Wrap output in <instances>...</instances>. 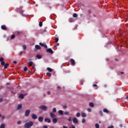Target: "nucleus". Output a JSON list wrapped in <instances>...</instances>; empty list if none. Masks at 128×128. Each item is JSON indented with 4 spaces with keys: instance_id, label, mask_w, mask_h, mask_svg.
<instances>
[{
    "instance_id": "nucleus-34",
    "label": "nucleus",
    "mask_w": 128,
    "mask_h": 128,
    "mask_svg": "<svg viewBox=\"0 0 128 128\" xmlns=\"http://www.w3.org/2000/svg\"><path fill=\"white\" fill-rule=\"evenodd\" d=\"M76 116L77 118H80V112L77 113Z\"/></svg>"
},
{
    "instance_id": "nucleus-19",
    "label": "nucleus",
    "mask_w": 128,
    "mask_h": 128,
    "mask_svg": "<svg viewBox=\"0 0 128 128\" xmlns=\"http://www.w3.org/2000/svg\"><path fill=\"white\" fill-rule=\"evenodd\" d=\"M68 22H74V20L73 18H70L68 19Z\"/></svg>"
},
{
    "instance_id": "nucleus-13",
    "label": "nucleus",
    "mask_w": 128,
    "mask_h": 128,
    "mask_svg": "<svg viewBox=\"0 0 128 128\" xmlns=\"http://www.w3.org/2000/svg\"><path fill=\"white\" fill-rule=\"evenodd\" d=\"M52 122L53 124H56L58 122V119L56 118H53Z\"/></svg>"
},
{
    "instance_id": "nucleus-18",
    "label": "nucleus",
    "mask_w": 128,
    "mask_h": 128,
    "mask_svg": "<svg viewBox=\"0 0 128 128\" xmlns=\"http://www.w3.org/2000/svg\"><path fill=\"white\" fill-rule=\"evenodd\" d=\"M22 104H19L17 107V110H20V108H22Z\"/></svg>"
},
{
    "instance_id": "nucleus-1",
    "label": "nucleus",
    "mask_w": 128,
    "mask_h": 128,
    "mask_svg": "<svg viewBox=\"0 0 128 128\" xmlns=\"http://www.w3.org/2000/svg\"><path fill=\"white\" fill-rule=\"evenodd\" d=\"M4 60V58H2L0 59V62H1V65L2 66H4V68L6 69L8 68L10 64H6Z\"/></svg>"
},
{
    "instance_id": "nucleus-60",
    "label": "nucleus",
    "mask_w": 128,
    "mask_h": 128,
    "mask_svg": "<svg viewBox=\"0 0 128 128\" xmlns=\"http://www.w3.org/2000/svg\"><path fill=\"white\" fill-rule=\"evenodd\" d=\"M28 60H32V59H28Z\"/></svg>"
},
{
    "instance_id": "nucleus-59",
    "label": "nucleus",
    "mask_w": 128,
    "mask_h": 128,
    "mask_svg": "<svg viewBox=\"0 0 128 128\" xmlns=\"http://www.w3.org/2000/svg\"><path fill=\"white\" fill-rule=\"evenodd\" d=\"M126 98V100H128V96H127Z\"/></svg>"
},
{
    "instance_id": "nucleus-63",
    "label": "nucleus",
    "mask_w": 128,
    "mask_h": 128,
    "mask_svg": "<svg viewBox=\"0 0 128 128\" xmlns=\"http://www.w3.org/2000/svg\"><path fill=\"white\" fill-rule=\"evenodd\" d=\"M8 84H8H8H7V85H8Z\"/></svg>"
},
{
    "instance_id": "nucleus-57",
    "label": "nucleus",
    "mask_w": 128,
    "mask_h": 128,
    "mask_svg": "<svg viewBox=\"0 0 128 128\" xmlns=\"http://www.w3.org/2000/svg\"><path fill=\"white\" fill-rule=\"evenodd\" d=\"M56 46H60V44L58 43V44H56Z\"/></svg>"
},
{
    "instance_id": "nucleus-62",
    "label": "nucleus",
    "mask_w": 128,
    "mask_h": 128,
    "mask_svg": "<svg viewBox=\"0 0 128 128\" xmlns=\"http://www.w3.org/2000/svg\"><path fill=\"white\" fill-rule=\"evenodd\" d=\"M0 116H2V114H0Z\"/></svg>"
},
{
    "instance_id": "nucleus-49",
    "label": "nucleus",
    "mask_w": 128,
    "mask_h": 128,
    "mask_svg": "<svg viewBox=\"0 0 128 128\" xmlns=\"http://www.w3.org/2000/svg\"><path fill=\"white\" fill-rule=\"evenodd\" d=\"M63 128H68V126H63Z\"/></svg>"
},
{
    "instance_id": "nucleus-41",
    "label": "nucleus",
    "mask_w": 128,
    "mask_h": 128,
    "mask_svg": "<svg viewBox=\"0 0 128 128\" xmlns=\"http://www.w3.org/2000/svg\"><path fill=\"white\" fill-rule=\"evenodd\" d=\"M55 40L56 42H58V37L56 38Z\"/></svg>"
},
{
    "instance_id": "nucleus-55",
    "label": "nucleus",
    "mask_w": 128,
    "mask_h": 128,
    "mask_svg": "<svg viewBox=\"0 0 128 128\" xmlns=\"http://www.w3.org/2000/svg\"><path fill=\"white\" fill-rule=\"evenodd\" d=\"M48 94H50V92H48Z\"/></svg>"
},
{
    "instance_id": "nucleus-61",
    "label": "nucleus",
    "mask_w": 128,
    "mask_h": 128,
    "mask_svg": "<svg viewBox=\"0 0 128 128\" xmlns=\"http://www.w3.org/2000/svg\"><path fill=\"white\" fill-rule=\"evenodd\" d=\"M24 52V54H26V52Z\"/></svg>"
},
{
    "instance_id": "nucleus-43",
    "label": "nucleus",
    "mask_w": 128,
    "mask_h": 128,
    "mask_svg": "<svg viewBox=\"0 0 128 128\" xmlns=\"http://www.w3.org/2000/svg\"><path fill=\"white\" fill-rule=\"evenodd\" d=\"M22 54H24L23 52H20L19 53V56H22Z\"/></svg>"
},
{
    "instance_id": "nucleus-17",
    "label": "nucleus",
    "mask_w": 128,
    "mask_h": 128,
    "mask_svg": "<svg viewBox=\"0 0 128 128\" xmlns=\"http://www.w3.org/2000/svg\"><path fill=\"white\" fill-rule=\"evenodd\" d=\"M38 121L40 122H44V118L42 117H40L38 118Z\"/></svg>"
},
{
    "instance_id": "nucleus-7",
    "label": "nucleus",
    "mask_w": 128,
    "mask_h": 128,
    "mask_svg": "<svg viewBox=\"0 0 128 128\" xmlns=\"http://www.w3.org/2000/svg\"><path fill=\"white\" fill-rule=\"evenodd\" d=\"M50 116L52 118H54L56 116L53 112H50Z\"/></svg>"
},
{
    "instance_id": "nucleus-22",
    "label": "nucleus",
    "mask_w": 128,
    "mask_h": 128,
    "mask_svg": "<svg viewBox=\"0 0 128 128\" xmlns=\"http://www.w3.org/2000/svg\"><path fill=\"white\" fill-rule=\"evenodd\" d=\"M103 112H106V114H108V109L106 108H104L103 110Z\"/></svg>"
},
{
    "instance_id": "nucleus-42",
    "label": "nucleus",
    "mask_w": 128,
    "mask_h": 128,
    "mask_svg": "<svg viewBox=\"0 0 128 128\" xmlns=\"http://www.w3.org/2000/svg\"><path fill=\"white\" fill-rule=\"evenodd\" d=\"M20 34H22V32H16L17 36H20Z\"/></svg>"
},
{
    "instance_id": "nucleus-40",
    "label": "nucleus",
    "mask_w": 128,
    "mask_h": 128,
    "mask_svg": "<svg viewBox=\"0 0 128 128\" xmlns=\"http://www.w3.org/2000/svg\"><path fill=\"white\" fill-rule=\"evenodd\" d=\"M82 122L84 124V122H86V119L83 118L82 120Z\"/></svg>"
},
{
    "instance_id": "nucleus-25",
    "label": "nucleus",
    "mask_w": 128,
    "mask_h": 128,
    "mask_svg": "<svg viewBox=\"0 0 128 128\" xmlns=\"http://www.w3.org/2000/svg\"><path fill=\"white\" fill-rule=\"evenodd\" d=\"M33 64H34V62L30 61L28 62V65L29 66H32Z\"/></svg>"
},
{
    "instance_id": "nucleus-48",
    "label": "nucleus",
    "mask_w": 128,
    "mask_h": 128,
    "mask_svg": "<svg viewBox=\"0 0 128 128\" xmlns=\"http://www.w3.org/2000/svg\"><path fill=\"white\" fill-rule=\"evenodd\" d=\"M32 69L34 70H36V67H34V66H32Z\"/></svg>"
},
{
    "instance_id": "nucleus-39",
    "label": "nucleus",
    "mask_w": 128,
    "mask_h": 128,
    "mask_svg": "<svg viewBox=\"0 0 128 128\" xmlns=\"http://www.w3.org/2000/svg\"><path fill=\"white\" fill-rule=\"evenodd\" d=\"M18 124H22V121L19 120L17 122Z\"/></svg>"
},
{
    "instance_id": "nucleus-11",
    "label": "nucleus",
    "mask_w": 128,
    "mask_h": 128,
    "mask_svg": "<svg viewBox=\"0 0 128 128\" xmlns=\"http://www.w3.org/2000/svg\"><path fill=\"white\" fill-rule=\"evenodd\" d=\"M70 62H71L72 66H74V64H76V61L74 60L71 58Z\"/></svg>"
},
{
    "instance_id": "nucleus-2",
    "label": "nucleus",
    "mask_w": 128,
    "mask_h": 128,
    "mask_svg": "<svg viewBox=\"0 0 128 128\" xmlns=\"http://www.w3.org/2000/svg\"><path fill=\"white\" fill-rule=\"evenodd\" d=\"M34 126V122H26L24 125V128H30L32 126Z\"/></svg>"
},
{
    "instance_id": "nucleus-56",
    "label": "nucleus",
    "mask_w": 128,
    "mask_h": 128,
    "mask_svg": "<svg viewBox=\"0 0 128 128\" xmlns=\"http://www.w3.org/2000/svg\"><path fill=\"white\" fill-rule=\"evenodd\" d=\"M124 74V72H121V74Z\"/></svg>"
},
{
    "instance_id": "nucleus-53",
    "label": "nucleus",
    "mask_w": 128,
    "mask_h": 128,
    "mask_svg": "<svg viewBox=\"0 0 128 128\" xmlns=\"http://www.w3.org/2000/svg\"><path fill=\"white\" fill-rule=\"evenodd\" d=\"M14 64H18V62L16 61H14Z\"/></svg>"
},
{
    "instance_id": "nucleus-28",
    "label": "nucleus",
    "mask_w": 128,
    "mask_h": 128,
    "mask_svg": "<svg viewBox=\"0 0 128 128\" xmlns=\"http://www.w3.org/2000/svg\"><path fill=\"white\" fill-rule=\"evenodd\" d=\"M96 128H100V124H95Z\"/></svg>"
},
{
    "instance_id": "nucleus-50",
    "label": "nucleus",
    "mask_w": 128,
    "mask_h": 128,
    "mask_svg": "<svg viewBox=\"0 0 128 128\" xmlns=\"http://www.w3.org/2000/svg\"><path fill=\"white\" fill-rule=\"evenodd\" d=\"M92 86H98V85H96V84H94L93 85H92Z\"/></svg>"
},
{
    "instance_id": "nucleus-45",
    "label": "nucleus",
    "mask_w": 128,
    "mask_h": 128,
    "mask_svg": "<svg viewBox=\"0 0 128 128\" xmlns=\"http://www.w3.org/2000/svg\"><path fill=\"white\" fill-rule=\"evenodd\" d=\"M63 108H64V110H66V108H68V106H66L64 105L63 106Z\"/></svg>"
},
{
    "instance_id": "nucleus-54",
    "label": "nucleus",
    "mask_w": 128,
    "mask_h": 128,
    "mask_svg": "<svg viewBox=\"0 0 128 128\" xmlns=\"http://www.w3.org/2000/svg\"><path fill=\"white\" fill-rule=\"evenodd\" d=\"M44 128H48V126H44Z\"/></svg>"
},
{
    "instance_id": "nucleus-46",
    "label": "nucleus",
    "mask_w": 128,
    "mask_h": 128,
    "mask_svg": "<svg viewBox=\"0 0 128 128\" xmlns=\"http://www.w3.org/2000/svg\"><path fill=\"white\" fill-rule=\"evenodd\" d=\"M4 102V99L2 98H0V102Z\"/></svg>"
},
{
    "instance_id": "nucleus-3",
    "label": "nucleus",
    "mask_w": 128,
    "mask_h": 128,
    "mask_svg": "<svg viewBox=\"0 0 128 128\" xmlns=\"http://www.w3.org/2000/svg\"><path fill=\"white\" fill-rule=\"evenodd\" d=\"M40 110H48V107L44 105H42L40 106Z\"/></svg>"
},
{
    "instance_id": "nucleus-30",
    "label": "nucleus",
    "mask_w": 128,
    "mask_h": 128,
    "mask_svg": "<svg viewBox=\"0 0 128 128\" xmlns=\"http://www.w3.org/2000/svg\"><path fill=\"white\" fill-rule=\"evenodd\" d=\"M22 48H23V49L24 50H26V46L24 44L22 46Z\"/></svg>"
},
{
    "instance_id": "nucleus-23",
    "label": "nucleus",
    "mask_w": 128,
    "mask_h": 128,
    "mask_svg": "<svg viewBox=\"0 0 128 128\" xmlns=\"http://www.w3.org/2000/svg\"><path fill=\"white\" fill-rule=\"evenodd\" d=\"M59 114H64V111H62V110H59L58 112Z\"/></svg>"
},
{
    "instance_id": "nucleus-27",
    "label": "nucleus",
    "mask_w": 128,
    "mask_h": 128,
    "mask_svg": "<svg viewBox=\"0 0 128 128\" xmlns=\"http://www.w3.org/2000/svg\"><path fill=\"white\" fill-rule=\"evenodd\" d=\"M47 70H48L50 72H52V69L50 68H47Z\"/></svg>"
},
{
    "instance_id": "nucleus-6",
    "label": "nucleus",
    "mask_w": 128,
    "mask_h": 128,
    "mask_svg": "<svg viewBox=\"0 0 128 128\" xmlns=\"http://www.w3.org/2000/svg\"><path fill=\"white\" fill-rule=\"evenodd\" d=\"M46 52L48 54H54V51H52V50L50 48L46 49Z\"/></svg>"
},
{
    "instance_id": "nucleus-51",
    "label": "nucleus",
    "mask_w": 128,
    "mask_h": 128,
    "mask_svg": "<svg viewBox=\"0 0 128 128\" xmlns=\"http://www.w3.org/2000/svg\"><path fill=\"white\" fill-rule=\"evenodd\" d=\"M119 126H120V128H122V124H120Z\"/></svg>"
},
{
    "instance_id": "nucleus-33",
    "label": "nucleus",
    "mask_w": 128,
    "mask_h": 128,
    "mask_svg": "<svg viewBox=\"0 0 128 128\" xmlns=\"http://www.w3.org/2000/svg\"><path fill=\"white\" fill-rule=\"evenodd\" d=\"M99 114L100 116H102V111H99Z\"/></svg>"
},
{
    "instance_id": "nucleus-4",
    "label": "nucleus",
    "mask_w": 128,
    "mask_h": 128,
    "mask_svg": "<svg viewBox=\"0 0 128 128\" xmlns=\"http://www.w3.org/2000/svg\"><path fill=\"white\" fill-rule=\"evenodd\" d=\"M72 122L74 124H78V118L76 117L72 118Z\"/></svg>"
},
{
    "instance_id": "nucleus-58",
    "label": "nucleus",
    "mask_w": 128,
    "mask_h": 128,
    "mask_svg": "<svg viewBox=\"0 0 128 128\" xmlns=\"http://www.w3.org/2000/svg\"><path fill=\"white\" fill-rule=\"evenodd\" d=\"M115 60H116V62H118V60L117 58H115Z\"/></svg>"
},
{
    "instance_id": "nucleus-10",
    "label": "nucleus",
    "mask_w": 128,
    "mask_h": 128,
    "mask_svg": "<svg viewBox=\"0 0 128 128\" xmlns=\"http://www.w3.org/2000/svg\"><path fill=\"white\" fill-rule=\"evenodd\" d=\"M44 122H48V124H50V122H52V120H50V119L48 118H46L44 119Z\"/></svg>"
},
{
    "instance_id": "nucleus-14",
    "label": "nucleus",
    "mask_w": 128,
    "mask_h": 128,
    "mask_svg": "<svg viewBox=\"0 0 128 128\" xmlns=\"http://www.w3.org/2000/svg\"><path fill=\"white\" fill-rule=\"evenodd\" d=\"M36 58H38V60H40V58H42V55H40L38 54L36 55Z\"/></svg>"
},
{
    "instance_id": "nucleus-24",
    "label": "nucleus",
    "mask_w": 128,
    "mask_h": 128,
    "mask_svg": "<svg viewBox=\"0 0 128 128\" xmlns=\"http://www.w3.org/2000/svg\"><path fill=\"white\" fill-rule=\"evenodd\" d=\"M89 106H91V108H94V104L92 102L89 103Z\"/></svg>"
},
{
    "instance_id": "nucleus-37",
    "label": "nucleus",
    "mask_w": 128,
    "mask_h": 128,
    "mask_svg": "<svg viewBox=\"0 0 128 128\" xmlns=\"http://www.w3.org/2000/svg\"><path fill=\"white\" fill-rule=\"evenodd\" d=\"M69 112H64V114H65V116H68V114Z\"/></svg>"
},
{
    "instance_id": "nucleus-44",
    "label": "nucleus",
    "mask_w": 128,
    "mask_h": 128,
    "mask_svg": "<svg viewBox=\"0 0 128 128\" xmlns=\"http://www.w3.org/2000/svg\"><path fill=\"white\" fill-rule=\"evenodd\" d=\"M68 122H72V117H70V118H68Z\"/></svg>"
},
{
    "instance_id": "nucleus-5",
    "label": "nucleus",
    "mask_w": 128,
    "mask_h": 128,
    "mask_svg": "<svg viewBox=\"0 0 128 128\" xmlns=\"http://www.w3.org/2000/svg\"><path fill=\"white\" fill-rule=\"evenodd\" d=\"M30 110H26L25 112V116H30Z\"/></svg>"
},
{
    "instance_id": "nucleus-32",
    "label": "nucleus",
    "mask_w": 128,
    "mask_h": 128,
    "mask_svg": "<svg viewBox=\"0 0 128 128\" xmlns=\"http://www.w3.org/2000/svg\"><path fill=\"white\" fill-rule=\"evenodd\" d=\"M52 112H56V108H52Z\"/></svg>"
},
{
    "instance_id": "nucleus-29",
    "label": "nucleus",
    "mask_w": 128,
    "mask_h": 128,
    "mask_svg": "<svg viewBox=\"0 0 128 128\" xmlns=\"http://www.w3.org/2000/svg\"><path fill=\"white\" fill-rule=\"evenodd\" d=\"M46 76H52V74H50V72H47L46 74Z\"/></svg>"
},
{
    "instance_id": "nucleus-38",
    "label": "nucleus",
    "mask_w": 128,
    "mask_h": 128,
    "mask_svg": "<svg viewBox=\"0 0 128 128\" xmlns=\"http://www.w3.org/2000/svg\"><path fill=\"white\" fill-rule=\"evenodd\" d=\"M87 110H88V112H92V109L91 108H89Z\"/></svg>"
},
{
    "instance_id": "nucleus-52",
    "label": "nucleus",
    "mask_w": 128,
    "mask_h": 128,
    "mask_svg": "<svg viewBox=\"0 0 128 128\" xmlns=\"http://www.w3.org/2000/svg\"><path fill=\"white\" fill-rule=\"evenodd\" d=\"M4 116H2V120H4Z\"/></svg>"
},
{
    "instance_id": "nucleus-15",
    "label": "nucleus",
    "mask_w": 128,
    "mask_h": 128,
    "mask_svg": "<svg viewBox=\"0 0 128 128\" xmlns=\"http://www.w3.org/2000/svg\"><path fill=\"white\" fill-rule=\"evenodd\" d=\"M81 116L82 118H86V114L84 112H82L81 114Z\"/></svg>"
},
{
    "instance_id": "nucleus-26",
    "label": "nucleus",
    "mask_w": 128,
    "mask_h": 128,
    "mask_svg": "<svg viewBox=\"0 0 128 128\" xmlns=\"http://www.w3.org/2000/svg\"><path fill=\"white\" fill-rule=\"evenodd\" d=\"M72 16H73V18H78V14H76V13H74V14H73V15H72Z\"/></svg>"
},
{
    "instance_id": "nucleus-36",
    "label": "nucleus",
    "mask_w": 128,
    "mask_h": 128,
    "mask_svg": "<svg viewBox=\"0 0 128 128\" xmlns=\"http://www.w3.org/2000/svg\"><path fill=\"white\" fill-rule=\"evenodd\" d=\"M39 26H40V27L42 26V22H39Z\"/></svg>"
},
{
    "instance_id": "nucleus-20",
    "label": "nucleus",
    "mask_w": 128,
    "mask_h": 128,
    "mask_svg": "<svg viewBox=\"0 0 128 128\" xmlns=\"http://www.w3.org/2000/svg\"><path fill=\"white\" fill-rule=\"evenodd\" d=\"M35 48L36 50H40L41 48L40 46V45H36Z\"/></svg>"
},
{
    "instance_id": "nucleus-64",
    "label": "nucleus",
    "mask_w": 128,
    "mask_h": 128,
    "mask_svg": "<svg viewBox=\"0 0 128 128\" xmlns=\"http://www.w3.org/2000/svg\"><path fill=\"white\" fill-rule=\"evenodd\" d=\"M28 72H30V71H28Z\"/></svg>"
},
{
    "instance_id": "nucleus-47",
    "label": "nucleus",
    "mask_w": 128,
    "mask_h": 128,
    "mask_svg": "<svg viewBox=\"0 0 128 128\" xmlns=\"http://www.w3.org/2000/svg\"><path fill=\"white\" fill-rule=\"evenodd\" d=\"M114 126L112 125L110 126H108V128H114Z\"/></svg>"
},
{
    "instance_id": "nucleus-9",
    "label": "nucleus",
    "mask_w": 128,
    "mask_h": 128,
    "mask_svg": "<svg viewBox=\"0 0 128 128\" xmlns=\"http://www.w3.org/2000/svg\"><path fill=\"white\" fill-rule=\"evenodd\" d=\"M31 116L33 120H36V118H38V116L34 114H32Z\"/></svg>"
},
{
    "instance_id": "nucleus-12",
    "label": "nucleus",
    "mask_w": 128,
    "mask_h": 128,
    "mask_svg": "<svg viewBox=\"0 0 128 128\" xmlns=\"http://www.w3.org/2000/svg\"><path fill=\"white\" fill-rule=\"evenodd\" d=\"M2 30H6V26L4 25H2L1 26Z\"/></svg>"
},
{
    "instance_id": "nucleus-35",
    "label": "nucleus",
    "mask_w": 128,
    "mask_h": 128,
    "mask_svg": "<svg viewBox=\"0 0 128 128\" xmlns=\"http://www.w3.org/2000/svg\"><path fill=\"white\" fill-rule=\"evenodd\" d=\"M24 72H28V67L26 66L24 68Z\"/></svg>"
},
{
    "instance_id": "nucleus-31",
    "label": "nucleus",
    "mask_w": 128,
    "mask_h": 128,
    "mask_svg": "<svg viewBox=\"0 0 128 128\" xmlns=\"http://www.w3.org/2000/svg\"><path fill=\"white\" fill-rule=\"evenodd\" d=\"M14 38H16V36L14 34H12L11 36L10 39L14 40Z\"/></svg>"
},
{
    "instance_id": "nucleus-21",
    "label": "nucleus",
    "mask_w": 128,
    "mask_h": 128,
    "mask_svg": "<svg viewBox=\"0 0 128 128\" xmlns=\"http://www.w3.org/2000/svg\"><path fill=\"white\" fill-rule=\"evenodd\" d=\"M6 128V124H2L0 126V128Z\"/></svg>"
},
{
    "instance_id": "nucleus-16",
    "label": "nucleus",
    "mask_w": 128,
    "mask_h": 128,
    "mask_svg": "<svg viewBox=\"0 0 128 128\" xmlns=\"http://www.w3.org/2000/svg\"><path fill=\"white\" fill-rule=\"evenodd\" d=\"M19 98H22V100H24V94H20L19 96Z\"/></svg>"
},
{
    "instance_id": "nucleus-8",
    "label": "nucleus",
    "mask_w": 128,
    "mask_h": 128,
    "mask_svg": "<svg viewBox=\"0 0 128 128\" xmlns=\"http://www.w3.org/2000/svg\"><path fill=\"white\" fill-rule=\"evenodd\" d=\"M39 44H40V46H42L43 48H48V46L46 44H44L42 42H40Z\"/></svg>"
}]
</instances>
